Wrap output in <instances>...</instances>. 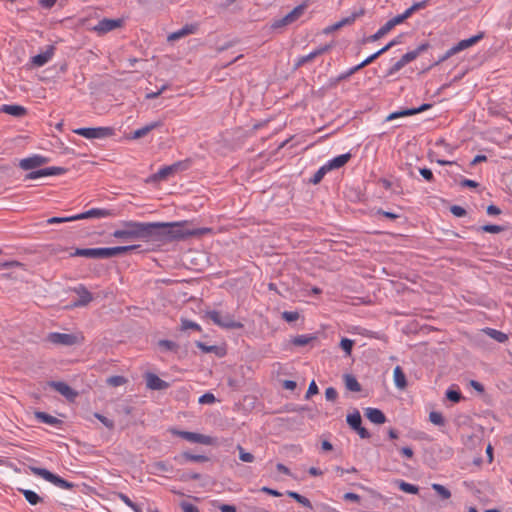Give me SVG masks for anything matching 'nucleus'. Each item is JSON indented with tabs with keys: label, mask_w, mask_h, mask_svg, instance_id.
Here are the masks:
<instances>
[{
	"label": "nucleus",
	"mask_w": 512,
	"mask_h": 512,
	"mask_svg": "<svg viewBox=\"0 0 512 512\" xmlns=\"http://www.w3.org/2000/svg\"><path fill=\"white\" fill-rule=\"evenodd\" d=\"M74 133L87 139H99L111 136L112 129L109 127L78 128L74 130Z\"/></svg>",
	"instance_id": "obj_8"
},
{
	"label": "nucleus",
	"mask_w": 512,
	"mask_h": 512,
	"mask_svg": "<svg viewBox=\"0 0 512 512\" xmlns=\"http://www.w3.org/2000/svg\"><path fill=\"white\" fill-rule=\"evenodd\" d=\"M349 426L355 430L361 438H368V431L362 427V418H347Z\"/></svg>",
	"instance_id": "obj_24"
},
{
	"label": "nucleus",
	"mask_w": 512,
	"mask_h": 512,
	"mask_svg": "<svg viewBox=\"0 0 512 512\" xmlns=\"http://www.w3.org/2000/svg\"><path fill=\"white\" fill-rule=\"evenodd\" d=\"M450 211L456 217H463L466 215V210L461 206L454 205L450 208Z\"/></svg>",
	"instance_id": "obj_53"
},
{
	"label": "nucleus",
	"mask_w": 512,
	"mask_h": 512,
	"mask_svg": "<svg viewBox=\"0 0 512 512\" xmlns=\"http://www.w3.org/2000/svg\"><path fill=\"white\" fill-rule=\"evenodd\" d=\"M485 333L491 337L492 339L496 340L499 343H504L508 340V335L503 333L502 331L493 329V328H487L485 329Z\"/></svg>",
	"instance_id": "obj_29"
},
{
	"label": "nucleus",
	"mask_w": 512,
	"mask_h": 512,
	"mask_svg": "<svg viewBox=\"0 0 512 512\" xmlns=\"http://www.w3.org/2000/svg\"><path fill=\"white\" fill-rule=\"evenodd\" d=\"M221 512H236V508L233 505L224 504L220 506Z\"/></svg>",
	"instance_id": "obj_64"
},
{
	"label": "nucleus",
	"mask_w": 512,
	"mask_h": 512,
	"mask_svg": "<svg viewBox=\"0 0 512 512\" xmlns=\"http://www.w3.org/2000/svg\"><path fill=\"white\" fill-rule=\"evenodd\" d=\"M400 453L404 457H406L408 459H411L413 457V455H414V452H413V450L410 447H403V448H401L400 449Z\"/></svg>",
	"instance_id": "obj_63"
},
{
	"label": "nucleus",
	"mask_w": 512,
	"mask_h": 512,
	"mask_svg": "<svg viewBox=\"0 0 512 512\" xmlns=\"http://www.w3.org/2000/svg\"><path fill=\"white\" fill-rule=\"evenodd\" d=\"M155 226L151 222L139 221H122L120 227L112 233V236L121 241H136L152 242L155 236Z\"/></svg>",
	"instance_id": "obj_2"
},
{
	"label": "nucleus",
	"mask_w": 512,
	"mask_h": 512,
	"mask_svg": "<svg viewBox=\"0 0 512 512\" xmlns=\"http://www.w3.org/2000/svg\"><path fill=\"white\" fill-rule=\"evenodd\" d=\"M391 30H392V28L390 27V24H388L386 22L380 29H378V31L375 34H373L369 38V40L370 41H377L380 38H382L383 36H385L387 33H389Z\"/></svg>",
	"instance_id": "obj_35"
},
{
	"label": "nucleus",
	"mask_w": 512,
	"mask_h": 512,
	"mask_svg": "<svg viewBox=\"0 0 512 512\" xmlns=\"http://www.w3.org/2000/svg\"><path fill=\"white\" fill-rule=\"evenodd\" d=\"M159 346L166 350H174L176 348V344L169 340H161L159 341Z\"/></svg>",
	"instance_id": "obj_58"
},
{
	"label": "nucleus",
	"mask_w": 512,
	"mask_h": 512,
	"mask_svg": "<svg viewBox=\"0 0 512 512\" xmlns=\"http://www.w3.org/2000/svg\"><path fill=\"white\" fill-rule=\"evenodd\" d=\"M118 498L129 508H131L134 512H142V509L134 503L126 494L118 493Z\"/></svg>",
	"instance_id": "obj_32"
},
{
	"label": "nucleus",
	"mask_w": 512,
	"mask_h": 512,
	"mask_svg": "<svg viewBox=\"0 0 512 512\" xmlns=\"http://www.w3.org/2000/svg\"><path fill=\"white\" fill-rule=\"evenodd\" d=\"M49 387L60 393L66 399L73 401L77 396L78 392L72 389L68 384L62 381H51L48 383Z\"/></svg>",
	"instance_id": "obj_12"
},
{
	"label": "nucleus",
	"mask_w": 512,
	"mask_h": 512,
	"mask_svg": "<svg viewBox=\"0 0 512 512\" xmlns=\"http://www.w3.org/2000/svg\"><path fill=\"white\" fill-rule=\"evenodd\" d=\"M431 487L442 499H449L451 497V492L443 485L433 483Z\"/></svg>",
	"instance_id": "obj_34"
},
{
	"label": "nucleus",
	"mask_w": 512,
	"mask_h": 512,
	"mask_svg": "<svg viewBox=\"0 0 512 512\" xmlns=\"http://www.w3.org/2000/svg\"><path fill=\"white\" fill-rule=\"evenodd\" d=\"M404 21V17L402 16V14H400L387 21V23L390 24V27L393 29L396 25H399Z\"/></svg>",
	"instance_id": "obj_56"
},
{
	"label": "nucleus",
	"mask_w": 512,
	"mask_h": 512,
	"mask_svg": "<svg viewBox=\"0 0 512 512\" xmlns=\"http://www.w3.org/2000/svg\"><path fill=\"white\" fill-rule=\"evenodd\" d=\"M181 456L184 459H186L188 461H193V462H206V461H208V457H206L204 455H193V454H190L188 452H184Z\"/></svg>",
	"instance_id": "obj_43"
},
{
	"label": "nucleus",
	"mask_w": 512,
	"mask_h": 512,
	"mask_svg": "<svg viewBox=\"0 0 512 512\" xmlns=\"http://www.w3.org/2000/svg\"><path fill=\"white\" fill-rule=\"evenodd\" d=\"M419 55V51L418 50H414V51H410V52H407L405 53L401 59L403 60V62L405 64H408L409 62L413 61L414 59L417 58V56Z\"/></svg>",
	"instance_id": "obj_48"
},
{
	"label": "nucleus",
	"mask_w": 512,
	"mask_h": 512,
	"mask_svg": "<svg viewBox=\"0 0 512 512\" xmlns=\"http://www.w3.org/2000/svg\"><path fill=\"white\" fill-rule=\"evenodd\" d=\"M30 471L34 475L39 476V477L45 479L46 481L54 484L55 486H57L59 488L69 490V489H72L74 487L73 483H70V482L64 480L63 478L59 477L56 474L51 473L50 471H48L45 468L30 467Z\"/></svg>",
	"instance_id": "obj_6"
},
{
	"label": "nucleus",
	"mask_w": 512,
	"mask_h": 512,
	"mask_svg": "<svg viewBox=\"0 0 512 512\" xmlns=\"http://www.w3.org/2000/svg\"><path fill=\"white\" fill-rule=\"evenodd\" d=\"M396 44V41H390L387 45H385L383 48H381L379 51L375 52L374 54L370 55L367 60L372 63L374 60H376L380 55L387 52L391 47H393Z\"/></svg>",
	"instance_id": "obj_38"
},
{
	"label": "nucleus",
	"mask_w": 512,
	"mask_h": 512,
	"mask_svg": "<svg viewBox=\"0 0 512 512\" xmlns=\"http://www.w3.org/2000/svg\"><path fill=\"white\" fill-rule=\"evenodd\" d=\"M160 126H161L160 122H152L142 128L135 130L130 136H128V139L136 140V139L142 138V137L146 136L149 132H151L152 130H154Z\"/></svg>",
	"instance_id": "obj_22"
},
{
	"label": "nucleus",
	"mask_w": 512,
	"mask_h": 512,
	"mask_svg": "<svg viewBox=\"0 0 512 512\" xmlns=\"http://www.w3.org/2000/svg\"><path fill=\"white\" fill-rule=\"evenodd\" d=\"M181 509L183 512H199L198 508L195 505L188 502H182Z\"/></svg>",
	"instance_id": "obj_55"
},
{
	"label": "nucleus",
	"mask_w": 512,
	"mask_h": 512,
	"mask_svg": "<svg viewBox=\"0 0 512 512\" xmlns=\"http://www.w3.org/2000/svg\"><path fill=\"white\" fill-rule=\"evenodd\" d=\"M318 393V387L315 383V381L313 380L310 384H309V387H308V390H307V393H306V398H310L311 396L315 395Z\"/></svg>",
	"instance_id": "obj_57"
},
{
	"label": "nucleus",
	"mask_w": 512,
	"mask_h": 512,
	"mask_svg": "<svg viewBox=\"0 0 512 512\" xmlns=\"http://www.w3.org/2000/svg\"><path fill=\"white\" fill-rule=\"evenodd\" d=\"M1 111L15 117H22L26 114V109L20 105H3Z\"/></svg>",
	"instance_id": "obj_27"
},
{
	"label": "nucleus",
	"mask_w": 512,
	"mask_h": 512,
	"mask_svg": "<svg viewBox=\"0 0 512 512\" xmlns=\"http://www.w3.org/2000/svg\"><path fill=\"white\" fill-rule=\"evenodd\" d=\"M309 2H310V0H305L302 4L296 6L287 15H285L284 17H282L280 19L275 20L272 23V28H274V29L281 28L284 26H288V25L294 23L295 21H297L304 14L305 10L308 8Z\"/></svg>",
	"instance_id": "obj_7"
},
{
	"label": "nucleus",
	"mask_w": 512,
	"mask_h": 512,
	"mask_svg": "<svg viewBox=\"0 0 512 512\" xmlns=\"http://www.w3.org/2000/svg\"><path fill=\"white\" fill-rule=\"evenodd\" d=\"M398 487L401 491L409 494H417L419 491V488L417 486L402 480L398 481Z\"/></svg>",
	"instance_id": "obj_33"
},
{
	"label": "nucleus",
	"mask_w": 512,
	"mask_h": 512,
	"mask_svg": "<svg viewBox=\"0 0 512 512\" xmlns=\"http://www.w3.org/2000/svg\"><path fill=\"white\" fill-rule=\"evenodd\" d=\"M454 55H456V53H455V51H454L453 47H451L450 49H448V50H447V51H446V52H445V53H444V54L439 58V60H438L437 64L442 63V62H444V61L448 60L450 57H452V56H454Z\"/></svg>",
	"instance_id": "obj_59"
},
{
	"label": "nucleus",
	"mask_w": 512,
	"mask_h": 512,
	"mask_svg": "<svg viewBox=\"0 0 512 512\" xmlns=\"http://www.w3.org/2000/svg\"><path fill=\"white\" fill-rule=\"evenodd\" d=\"M350 159H351V154L345 153V154H341V155L334 157L333 159L329 160L324 165L326 166L327 170L330 172L332 170H336V169L343 167L344 165H346L348 163V161Z\"/></svg>",
	"instance_id": "obj_17"
},
{
	"label": "nucleus",
	"mask_w": 512,
	"mask_h": 512,
	"mask_svg": "<svg viewBox=\"0 0 512 512\" xmlns=\"http://www.w3.org/2000/svg\"><path fill=\"white\" fill-rule=\"evenodd\" d=\"M124 21L122 19H108L104 18L100 20L95 26L91 28L92 31L97 33L99 36L104 35L110 31L118 29L123 26Z\"/></svg>",
	"instance_id": "obj_9"
},
{
	"label": "nucleus",
	"mask_w": 512,
	"mask_h": 512,
	"mask_svg": "<svg viewBox=\"0 0 512 512\" xmlns=\"http://www.w3.org/2000/svg\"><path fill=\"white\" fill-rule=\"evenodd\" d=\"M289 497L293 498L294 500H296L299 504H301L302 506L304 507H307L309 509H312V504L310 502V500L302 495H300L299 493L297 492H294V491H287L286 493Z\"/></svg>",
	"instance_id": "obj_31"
},
{
	"label": "nucleus",
	"mask_w": 512,
	"mask_h": 512,
	"mask_svg": "<svg viewBox=\"0 0 512 512\" xmlns=\"http://www.w3.org/2000/svg\"><path fill=\"white\" fill-rule=\"evenodd\" d=\"M172 433L180 436L181 438H183L191 443H200V444H204V445H213L216 443L214 438L207 436V435L200 434V433L177 431V430H172Z\"/></svg>",
	"instance_id": "obj_10"
},
{
	"label": "nucleus",
	"mask_w": 512,
	"mask_h": 512,
	"mask_svg": "<svg viewBox=\"0 0 512 512\" xmlns=\"http://www.w3.org/2000/svg\"><path fill=\"white\" fill-rule=\"evenodd\" d=\"M196 346L204 353H216L217 355H223L222 353H220V348L215 346V345H211V346H208L202 342H196Z\"/></svg>",
	"instance_id": "obj_37"
},
{
	"label": "nucleus",
	"mask_w": 512,
	"mask_h": 512,
	"mask_svg": "<svg viewBox=\"0 0 512 512\" xmlns=\"http://www.w3.org/2000/svg\"><path fill=\"white\" fill-rule=\"evenodd\" d=\"M329 171L327 170L326 166L323 165L321 166L317 171L316 173L313 175V177L311 178V183L313 184H318L321 182V180L324 178V176L328 173Z\"/></svg>",
	"instance_id": "obj_39"
},
{
	"label": "nucleus",
	"mask_w": 512,
	"mask_h": 512,
	"mask_svg": "<svg viewBox=\"0 0 512 512\" xmlns=\"http://www.w3.org/2000/svg\"><path fill=\"white\" fill-rule=\"evenodd\" d=\"M430 107H431L430 104H423L419 108H416V109H407V110H403V111H400V112H394V113H391L387 117V120L396 119L398 117L415 115V114H418V113H421L423 111L428 110Z\"/></svg>",
	"instance_id": "obj_21"
},
{
	"label": "nucleus",
	"mask_w": 512,
	"mask_h": 512,
	"mask_svg": "<svg viewBox=\"0 0 512 512\" xmlns=\"http://www.w3.org/2000/svg\"><path fill=\"white\" fill-rule=\"evenodd\" d=\"M49 159L41 155H33L28 158H24L20 161L19 166L24 170H32L38 168L46 163Z\"/></svg>",
	"instance_id": "obj_13"
},
{
	"label": "nucleus",
	"mask_w": 512,
	"mask_h": 512,
	"mask_svg": "<svg viewBox=\"0 0 512 512\" xmlns=\"http://www.w3.org/2000/svg\"><path fill=\"white\" fill-rule=\"evenodd\" d=\"M67 172L66 168L63 167H47L43 169H38L35 171H32L26 175V179L34 180L41 177H48V176H60Z\"/></svg>",
	"instance_id": "obj_11"
},
{
	"label": "nucleus",
	"mask_w": 512,
	"mask_h": 512,
	"mask_svg": "<svg viewBox=\"0 0 512 512\" xmlns=\"http://www.w3.org/2000/svg\"><path fill=\"white\" fill-rule=\"evenodd\" d=\"M481 230L487 233H500L503 231V227L499 225L488 224L481 227Z\"/></svg>",
	"instance_id": "obj_47"
},
{
	"label": "nucleus",
	"mask_w": 512,
	"mask_h": 512,
	"mask_svg": "<svg viewBox=\"0 0 512 512\" xmlns=\"http://www.w3.org/2000/svg\"><path fill=\"white\" fill-rule=\"evenodd\" d=\"M364 14V11L361 10L357 13H353L351 16L349 17H346V18H343L342 20H340V25L341 27L345 26V25H349V24H352L358 17L362 16Z\"/></svg>",
	"instance_id": "obj_45"
},
{
	"label": "nucleus",
	"mask_w": 512,
	"mask_h": 512,
	"mask_svg": "<svg viewBox=\"0 0 512 512\" xmlns=\"http://www.w3.org/2000/svg\"><path fill=\"white\" fill-rule=\"evenodd\" d=\"M139 248V245H129V246H117V247H107V248H84L77 249L73 255L81 256L93 259H106L115 256L122 255L129 251H133Z\"/></svg>",
	"instance_id": "obj_3"
},
{
	"label": "nucleus",
	"mask_w": 512,
	"mask_h": 512,
	"mask_svg": "<svg viewBox=\"0 0 512 512\" xmlns=\"http://www.w3.org/2000/svg\"><path fill=\"white\" fill-rule=\"evenodd\" d=\"M354 341L348 338H343L340 342V347L345 351L346 355H351Z\"/></svg>",
	"instance_id": "obj_44"
},
{
	"label": "nucleus",
	"mask_w": 512,
	"mask_h": 512,
	"mask_svg": "<svg viewBox=\"0 0 512 512\" xmlns=\"http://www.w3.org/2000/svg\"><path fill=\"white\" fill-rule=\"evenodd\" d=\"M106 382L109 386L118 387L125 385L127 383V379L124 376L116 375L109 377Z\"/></svg>",
	"instance_id": "obj_36"
},
{
	"label": "nucleus",
	"mask_w": 512,
	"mask_h": 512,
	"mask_svg": "<svg viewBox=\"0 0 512 512\" xmlns=\"http://www.w3.org/2000/svg\"><path fill=\"white\" fill-rule=\"evenodd\" d=\"M2 268H12V267H20L22 264L18 261L12 260V261H6L0 264Z\"/></svg>",
	"instance_id": "obj_60"
},
{
	"label": "nucleus",
	"mask_w": 512,
	"mask_h": 512,
	"mask_svg": "<svg viewBox=\"0 0 512 512\" xmlns=\"http://www.w3.org/2000/svg\"><path fill=\"white\" fill-rule=\"evenodd\" d=\"M181 329L182 330L195 329L197 331H200L201 327L196 322H193V321H190L187 319H182Z\"/></svg>",
	"instance_id": "obj_46"
},
{
	"label": "nucleus",
	"mask_w": 512,
	"mask_h": 512,
	"mask_svg": "<svg viewBox=\"0 0 512 512\" xmlns=\"http://www.w3.org/2000/svg\"><path fill=\"white\" fill-rule=\"evenodd\" d=\"M393 380L397 388L403 390L407 386L405 373L400 366H396L393 370Z\"/></svg>",
	"instance_id": "obj_23"
},
{
	"label": "nucleus",
	"mask_w": 512,
	"mask_h": 512,
	"mask_svg": "<svg viewBox=\"0 0 512 512\" xmlns=\"http://www.w3.org/2000/svg\"><path fill=\"white\" fill-rule=\"evenodd\" d=\"M47 341L58 346H74L81 344L84 341V337L81 333L52 332L47 335Z\"/></svg>",
	"instance_id": "obj_4"
},
{
	"label": "nucleus",
	"mask_w": 512,
	"mask_h": 512,
	"mask_svg": "<svg viewBox=\"0 0 512 512\" xmlns=\"http://www.w3.org/2000/svg\"><path fill=\"white\" fill-rule=\"evenodd\" d=\"M197 31V25L195 24H187L178 31H175L168 35L167 40L169 42H173L176 40H179L185 36H188L190 34H194Z\"/></svg>",
	"instance_id": "obj_18"
},
{
	"label": "nucleus",
	"mask_w": 512,
	"mask_h": 512,
	"mask_svg": "<svg viewBox=\"0 0 512 512\" xmlns=\"http://www.w3.org/2000/svg\"><path fill=\"white\" fill-rule=\"evenodd\" d=\"M337 396H338V393H337L335 388L328 387L325 390V397H326L327 400L334 401L337 398Z\"/></svg>",
	"instance_id": "obj_54"
},
{
	"label": "nucleus",
	"mask_w": 512,
	"mask_h": 512,
	"mask_svg": "<svg viewBox=\"0 0 512 512\" xmlns=\"http://www.w3.org/2000/svg\"><path fill=\"white\" fill-rule=\"evenodd\" d=\"M237 449L239 451V459L242 462L251 463L254 461V456L251 453L246 452L242 446L238 445Z\"/></svg>",
	"instance_id": "obj_42"
},
{
	"label": "nucleus",
	"mask_w": 512,
	"mask_h": 512,
	"mask_svg": "<svg viewBox=\"0 0 512 512\" xmlns=\"http://www.w3.org/2000/svg\"><path fill=\"white\" fill-rule=\"evenodd\" d=\"M19 491L23 494V496L25 497V499L31 504V505H37L38 503L41 502V498L40 496L35 493L34 491L32 490H28V489H19Z\"/></svg>",
	"instance_id": "obj_30"
},
{
	"label": "nucleus",
	"mask_w": 512,
	"mask_h": 512,
	"mask_svg": "<svg viewBox=\"0 0 512 512\" xmlns=\"http://www.w3.org/2000/svg\"><path fill=\"white\" fill-rule=\"evenodd\" d=\"M428 4V0H424V1H420V2H416L414 3L411 8L413 10V12H416L420 9H424Z\"/></svg>",
	"instance_id": "obj_61"
},
{
	"label": "nucleus",
	"mask_w": 512,
	"mask_h": 512,
	"mask_svg": "<svg viewBox=\"0 0 512 512\" xmlns=\"http://www.w3.org/2000/svg\"><path fill=\"white\" fill-rule=\"evenodd\" d=\"M146 386L150 390H165L169 387V384L159 378L156 374L147 372L144 375Z\"/></svg>",
	"instance_id": "obj_14"
},
{
	"label": "nucleus",
	"mask_w": 512,
	"mask_h": 512,
	"mask_svg": "<svg viewBox=\"0 0 512 512\" xmlns=\"http://www.w3.org/2000/svg\"><path fill=\"white\" fill-rule=\"evenodd\" d=\"M344 382L346 388L352 392H359L361 390L359 382L353 375L346 374L344 376Z\"/></svg>",
	"instance_id": "obj_28"
},
{
	"label": "nucleus",
	"mask_w": 512,
	"mask_h": 512,
	"mask_svg": "<svg viewBox=\"0 0 512 512\" xmlns=\"http://www.w3.org/2000/svg\"><path fill=\"white\" fill-rule=\"evenodd\" d=\"M39 419L42 422H44L48 425H52V426H56L61 423V420L59 418H39Z\"/></svg>",
	"instance_id": "obj_62"
},
{
	"label": "nucleus",
	"mask_w": 512,
	"mask_h": 512,
	"mask_svg": "<svg viewBox=\"0 0 512 512\" xmlns=\"http://www.w3.org/2000/svg\"><path fill=\"white\" fill-rule=\"evenodd\" d=\"M419 172L421 174V176L428 182H432L434 180V176H433V173L430 169L428 168H420L419 169Z\"/></svg>",
	"instance_id": "obj_51"
},
{
	"label": "nucleus",
	"mask_w": 512,
	"mask_h": 512,
	"mask_svg": "<svg viewBox=\"0 0 512 512\" xmlns=\"http://www.w3.org/2000/svg\"><path fill=\"white\" fill-rule=\"evenodd\" d=\"M112 213L106 209L93 208L86 212L76 214L77 220L88 219V218H106L111 216Z\"/></svg>",
	"instance_id": "obj_19"
},
{
	"label": "nucleus",
	"mask_w": 512,
	"mask_h": 512,
	"mask_svg": "<svg viewBox=\"0 0 512 512\" xmlns=\"http://www.w3.org/2000/svg\"><path fill=\"white\" fill-rule=\"evenodd\" d=\"M483 37H484V34L482 32H480L479 34L474 35L468 39L459 41L456 45H454L452 47H453L455 53L458 54L461 51L466 50V49L474 46L475 44H477L480 40L483 39Z\"/></svg>",
	"instance_id": "obj_16"
},
{
	"label": "nucleus",
	"mask_w": 512,
	"mask_h": 512,
	"mask_svg": "<svg viewBox=\"0 0 512 512\" xmlns=\"http://www.w3.org/2000/svg\"><path fill=\"white\" fill-rule=\"evenodd\" d=\"M282 318L287 322H293L299 318V314L297 312L285 311L282 313Z\"/></svg>",
	"instance_id": "obj_50"
},
{
	"label": "nucleus",
	"mask_w": 512,
	"mask_h": 512,
	"mask_svg": "<svg viewBox=\"0 0 512 512\" xmlns=\"http://www.w3.org/2000/svg\"><path fill=\"white\" fill-rule=\"evenodd\" d=\"M77 221L76 215L69 216V217H52L47 220L48 224H60L65 222H72Z\"/></svg>",
	"instance_id": "obj_40"
},
{
	"label": "nucleus",
	"mask_w": 512,
	"mask_h": 512,
	"mask_svg": "<svg viewBox=\"0 0 512 512\" xmlns=\"http://www.w3.org/2000/svg\"><path fill=\"white\" fill-rule=\"evenodd\" d=\"M215 396L212 393H206L199 398L201 404H211L215 402Z\"/></svg>",
	"instance_id": "obj_52"
},
{
	"label": "nucleus",
	"mask_w": 512,
	"mask_h": 512,
	"mask_svg": "<svg viewBox=\"0 0 512 512\" xmlns=\"http://www.w3.org/2000/svg\"><path fill=\"white\" fill-rule=\"evenodd\" d=\"M446 397L450 400V401H453V402H458L461 398V394L459 391L457 390H448L446 392Z\"/></svg>",
	"instance_id": "obj_49"
},
{
	"label": "nucleus",
	"mask_w": 512,
	"mask_h": 512,
	"mask_svg": "<svg viewBox=\"0 0 512 512\" xmlns=\"http://www.w3.org/2000/svg\"><path fill=\"white\" fill-rule=\"evenodd\" d=\"M313 339V337L311 336H308V335H298L296 337H294L292 339V343L295 345V346H305L307 345L311 340Z\"/></svg>",
	"instance_id": "obj_41"
},
{
	"label": "nucleus",
	"mask_w": 512,
	"mask_h": 512,
	"mask_svg": "<svg viewBox=\"0 0 512 512\" xmlns=\"http://www.w3.org/2000/svg\"><path fill=\"white\" fill-rule=\"evenodd\" d=\"M54 55V47L49 46L45 52H42L38 55L32 57L31 62L33 65L37 67H41L48 63Z\"/></svg>",
	"instance_id": "obj_20"
},
{
	"label": "nucleus",
	"mask_w": 512,
	"mask_h": 512,
	"mask_svg": "<svg viewBox=\"0 0 512 512\" xmlns=\"http://www.w3.org/2000/svg\"><path fill=\"white\" fill-rule=\"evenodd\" d=\"M327 50H328V47L325 46V47H321V48L315 49L314 51H312L308 55L299 57L297 62H296V64H295L296 67H300V66L304 65L305 63L314 60L317 56L325 53Z\"/></svg>",
	"instance_id": "obj_25"
},
{
	"label": "nucleus",
	"mask_w": 512,
	"mask_h": 512,
	"mask_svg": "<svg viewBox=\"0 0 512 512\" xmlns=\"http://www.w3.org/2000/svg\"><path fill=\"white\" fill-rule=\"evenodd\" d=\"M79 295V300L74 303V306H86L92 301V294L83 286L76 289Z\"/></svg>",
	"instance_id": "obj_26"
},
{
	"label": "nucleus",
	"mask_w": 512,
	"mask_h": 512,
	"mask_svg": "<svg viewBox=\"0 0 512 512\" xmlns=\"http://www.w3.org/2000/svg\"><path fill=\"white\" fill-rule=\"evenodd\" d=\"M184 168L185 167L182 162H177L170 166H165V167L159 169V171L152 176V179L155 181L164 180V179L168 178L169 176L175 174L177 171L184 169Z\"/></svg>",
	"instance_id": "obj_15"
},
{
	"label": "nucleus",
	"mask_w": 512,
	"mask_h": 512,
	"mask_svg": "<svg viewBox=\"0 0 512 512\" xmlns=\"http://www.w3.org/2000/svg\"><path fill=\"white\" fill-rule=\"evenodd\" d=\"M209 319L216 325L226 329H241L243 324L234 319L230 314H222L219 311L207 312Z\"/></svg>",
	"instance_id": "obj_5"
},
{
	"label": "nucleus",
	"mask_w": 512,
	"mask_h": 512,
	"mask_svg": "<svg viewBox=\"0 0 512 512\" xmlns=\"http://www.w3.org/2000/svg\"><path fill=\"white\" fill-rule=\"evenodd\" d=\"M155 226L152 242L182 240L211 233V228H192L189 221L151 222Z\"/></svg>",
	"instance_id": "obj_1"
}]
</instances>
